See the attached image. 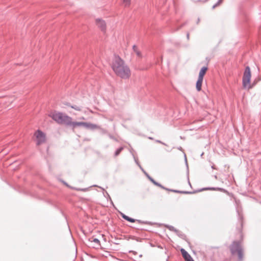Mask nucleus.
Returning <instances> with one entry per match:
<instances>
[{
  "label": "nucleus",
  "instance_id": "f704fd0d",
  "mask_svg": "<svg viewBox=\"0 0 261 261\" xmlns=\"http://www.w3.org/2000/svg\"><path fill=\"white\" fill-rule=\"evenodd\" d=\"M215 178L216 179H217V176L216 175H215Z\"/></svg>",
  "mask_w": 261,
  "mask_h": 261
},
{
  "label": "nucleus",
  "instance_id": "5701e85b",
  "mask_svg": "<svg viewBox=\"0 0 261 261\" xmlns=\"http://www.w3.org/2000/svg\"><path fill=\"white\" fill-rule=\"evenodd\" d=\"M222 2V0H219V1L213 6V8L214 9L217 6H218Z\"/></svg>",
  "mask_w": 261,
  "mask_h": 261
},
{
  "label": "nucleus",
  "instance_id": "f3484780",
  "mask_svg": "<svg viewBox=\"0 0 261 261\" xmlns=\"http://www.w3.org/2000/svg\"><path fill=\"white\" fill-rule=\"evenodd\" d=\"M168 191H172V192H175V193H186V194L191 193V192H189L180 191L175 190H169V189H168Z\"/></svg>",
  "mask_w": 261,
  "mask_h": 261
},
{
  "label": "nucleus",
  "instance_id": "bb28decb",
  "mask_svg": "<svg viewBox=\"0 0 261 261\" xmlns=\"http://www.w3.org/2000/svg\"><path fill=\"white\" fill-rule=\"evenodd\" d=\"M105 193H106V195H105V196H108V197L111 200V197H110L109 194H108V193L107 192L105 191Z\"/></svg>",
  "mask_w": 261,
  "mask_h": 261
},
{
  "label": "nucleus",
  "instance_id": "6e6552de",
  "mask_svg": "<svg viewBox=\"0 0 261 261\" xmlns=\"http://www.w3.org/2000/svg\"><path fill=\"white\" fill-rule=\"evenodd\" d=\"M180 251L186 261H194L190 255L184 249H181Z\"/></svg>",
  "mask_w": 261,
  "mask_h": 261
},
{
  "label": "nucleus",
  "instance_id": "c756f323",
  "mask_svg": "<svg viewBox=\"0 0 261 261\" xmlns=\"http://www.w3.org/2000/svg\"><path fill=\"white\" fill-rule=\"evenodd\" d=\"M187 38L189 39V33L187 34Z\"/></svg>",
  "mask_w": 261,
  "mask_h": 261
},
{
  "label": "nucleus",
  "instance_id": "dca6fc26",
  "mask_svg": "<svg viewBox=\"0 0 261 261\" xmlns=\"http://www.w3.org/2000/svg\"><path fill=\"white\" fill-rule=\"evenodd\" d=\"M167 228H168L170 230H171V231H175L176 232V233H177L178 232V231L173 226H171V225H167Z\"/></svg>",
  "mask_w": 261,
  "mask_h": 261
},
{
  "label": "nucleus",
  "instance_id": "ddd939ff",
  "mask_svg": "<svg viewBox=\"0 0 261 261\" xmlns=\"http://www.w3.org/2000/svg\"><path fill=\"white\" fill-rule=\"evenodd\" d=\"M133 49L134 53H135V54L138 57L141 58L142 57L141 53L138 49V47L137 46L134 45L133 47Z\"/></svg>",
  "mask_w": 261,
  "mask_h": 261
},
{
  "label": "nucleus",
  "instance_id": "412c9836",
  "mask_svg": "<svg viewBox=\"0 0 261 261\" xmlns=\"http://www.w3.org/2000/svg\"><path fill=\"white\" fill-rule=\"evenodd\" d=\"M74 189L77 191H84V192H86L88 190V188H84V189L75 188Z\"/></svg>",
  "mask_w": 261,
  "mask_h": 261
},
{
  "label": "nucleus",
  "instance_id": "7c9ffc66",
  "mask_svg": "<svg viewBox=\"0 0 261 261\" xmlns=\"http://www.w3.org/2000/svg\"><path fill=\"white\" fill-rule=\"evenodd\" d=\"M207 189L215 190V188H208Z\"/></svg>",
  "mask_w": 261,
  "mask_h": 261
},
{
  "label": "nucleus",
  "instance_id": "2eb2a0df",
  "mask_svg": "<svg viewBox=\"0 0 261 261\" xmlns=\"http://www.w3.org/2000/svg\"><path fill=\"white\" fill-rule=\"evenodd\" d=\"M154 185L157 186L159 187H161V188L165 189L166 190H168V189L165 188L162 185H161L160 184L158 183V182L155 181V180L153 181L152 182Z\"/></svg>",
  "mask_w": 261,
  "mask_h": 261
},
{
  "label": "nucleus",
  "instance_id": "e433bc0d",
  "mask_svg": "<svg viewBox=\"0 0 261 261\" xmlns=\"http://www.w3.org/2000/svg\"><path fill=\"white\" fill-rule=\"evenodd\" d=\"M93 187H97L96 185H94Z\"/></svg>",
  "mask_w": 261,
  "mask_h": 261
},
{
  "label": "nucleus",
  "instance_id": "9b49d317",
  "mask_svg": "<svg viewBox=\"0 0 261 261\" xmlns=\"http://www.w3.org/2000/svg\"><path fill=\"white\" fill-rule=\"evenodd\" d=\"M203 82V79L198 78V80L196 82V89L198 91H200L201 90V86Z\"/></svg>",
  "mask_w": 261,
  "mask_h": 261
},
{
  "label": "nucleus",
  "instance_id": "1a4fd4ad",
  "mask_svg": "<svg viewBox=\"0 0 261 261\" xmlns=\"http://www.w3.org/2000/svg\"><path fill=\"white\" fill-rule=\"evenodd\" d=\"M207 70V68L206 67H203L200 70L198 78L203 79V76L205 74Z\"/></svg>",
  "mask_w": 261,
  "mask_h": 261
},
{
  "label": "nucleus",
  "instance_id": "aec40b11",
  "mask_svg": "<svg viewBox=\"0 0 261 261\" xmlns=\"http://www.w3.org/2000/svg\"><path fill=\"white\" fill-rule=\"evenodd\" d=\"M144 173L145 174L146 176L148 177V178L152 182H153L154 180L151 177H150L145 171H143Z\"/></svg>",
  "mask_w": 261,
  "mask_h": 261
},
{
  "label": "nucleus",
  "instance_id": "a878e982",
  "mask_svg": "<svg viewBox=\"0 0 261 261\" xmlns=\"http://www.w3.org/2000/svg\"><path fill=\"white\" fill-rule=\"evenodd\" d=\"M120 215H121V217H122L123 219H124L125 220V218H126V217H127V216L125 215V214H124L123 213H120Z\"/></svg>",
  "mask_w": 261,
  "mask_h": 261
},
{
  "label": "nucleus",
  "instance_id": "473e14b6",
  "mask_svg": "<svg viewBox=\"0 0 261 261\" xmlns=\"http://www.w3.org/2000/svg\"><path fill=\"white\" fill-rule=\"evenodd\" d=\"M99 188L101 189L103 191H105L104 189L101 187H99Z\"/></svg>",
  "mask_w": 261,
  "mask_h": 261
},
{
  "label": "nucleus",
  "instance_id": "f8f14e48",
  "mask_svg": "<svg viewBox=\"0 0 261 261\" xmlns=\"http://www.w3.org/2000/svg\"><path fill=\"white\" fill-rule=\"evenodd\" d=\"M89 241L92 243H93V247H98L100 246V241L98 239L96 238L92 239L91 240H89Z\"/></svg>",
  "mask_w": 261,
  "mask_h": 261
},
{
  "label": "nucleus",
  "instance_id": "a211bd4d",
  "mask_svg": "<svg viewBox=\"0 0 261 261\" xmlns=\"http://www.w3.org/2000/svg\"><path fill=\"white\" fill-rule=\"evenodd\" d=\"M123 149L122 147L118 148L115 152V156H116L119 154L121 151Z\"/></svg>",
  "mask_w": 261,
  "mask_h": 261
},
{
  "label": "nucleus",
  "instance_id": "20e7f679",
  "mask_svg": "<svg viewBox=\"0 0 261 261\" xmlns=\"http://www.w3.org/2000/svg\"><path fill=\"white\" fill-rule=\"evenodd\" d=\"M251 76L250 67L249 66H247L245 68L243 76V86L244 88L250 89L251 88V86H250Z\"/></svg>",
  "mask_w": 261,
  "mask_h": 261
},
{
  "label": "nucleus",
  "instance_id": "2f4dec72",
  "mask_svg": "<svg viewBox=\"0 0 261 261\" xmlns=\"http://www.w3.org/2000/svg\"><path fill=\"white\" fill-rule=\"evenodd\" d=\"M110 138H111V139H114V138L112 136H111V135H110Z\"/></svg>",
  "mask_w": 261,
  "mask_h": 261
},
{
  "label": "nucleus",
  "instance_id": "cd10ccee",
  "mask_svg": "<svg viewBox=\"0 0 261 261\" xmlns=\"http://www.w3.org/2000/svg\"><path fill=\"white\" fill-rule=\"evenodd\" d=\"M156 142H158V143H161V144H163V145H166V144H165L164 143H163V142H161V141H160V140H156Z\"/></svg>",
  "mask_w": 261,
  "mask_h": 261
},
{
  "label": "nucleus",
  "instance_id": "6ab92c4d",
  "mask_svg": "<svg viewBox=\"0 0 261 261\" xmlns=\"http://www.w3.org/2000/svg\"><path fill=\"white\" fill-rule=\"evenodd\" d=\"M125 6H127L130 4V0H122Z\"/></svg>",
  "mask_w": 261,
  "mask_h": 261
},
{
  "label": "nucleus",
  "instance_id": "f03ea898",
  "mask_svg": "<svg viewBox=\"0 0 261 261\" xmlns=\"http://www.w3.org/2000/svg\"><path fill=\"white\" fill-rule=\"evenodd\" d=\"M49 116L59 124H64L69 126L72 118L60 112H54L49 114Z\"/></svg>",
  "mask_w": 261,
  "mask_h": 261
},
{
  "label": "nucleus",
  "instance_id": "393cba45",
  "mask_svg": "<svg viewBox=\"0 0 261 261\" xmlns=\"http://www.w3.org/2000/svg\"><path fill=\"white\" fill-rule=\"evenodd\" d=\"M135 162L137 164V165H138V166H139V167L140 168V169H141L143 171H144L143 169L141 167V166L140 165V164H139V163H138V162L137 160V159H136L135 158Z\"/></svg>",
  "mask_w": 261,
  "mask_h": 261
},
{
  "label": "nucleus",
  "instance_id": "7ed1b4c3",
  "mask_svg": "<svg viewBox=\"0 0 261 261\" xmlns=\"http://www.w3.org/2000/svg\"><path fill=\"white\" fill-rule=\"evenodd\" d=\"M230 251L232 254L236 253L238 255L239 261H242L243 259V252L242 248L241 243L239 242H234L230 246Z\"/></svg>",
  "mask_w": 261,
  "mask_h": 261
},
{
  "label": "nucleus",
  "instance_id": "72a5a7b5",
  "mask_svg": "<svg viewBox=\"0 0 261 261\" xmlns=\"http://www.w3.org/2000/svg\"><path fill=\"white\" fill-rule=\"evenodd\" d=\"M81 119H83V120L85 119L84 117H83L82 118H81Z\"/></svg>",
  "mask_w": 261,
  "mask_h": 261
},
{
  "label": "nucleus",
  "instance_id": "9d476101",
  "mask_svg": "<svg viewBox=\"0 0 261 261\" xmlns=\"http://www.w3.org/2000/svg\"><path fill=\"white\" fill-rule=\"evenodd\" d=\"M86 128L90 129H95L99 128V126L96 124H92L91 123H87Z\"/></svg>",
  "mask_w": 261,
  "mask_h": 261
},
{
  "label": "nucleus",
  "instance_id": "c9c22d12",
  "mask_svg": "<svg viewBox=\"0 0 261 261\" xmlns=\"http://www.w3.org/2000/svg\"><path fill=\"white\" fill-rule=\"evenodd\" d=\"M212 168L213 169H214V166H212Z\"/></svg>",
  "mask_w": 261,
  "mask_h": 261
},
{
  "label": "nucleus",
  "instance_id": "f257e3e1",
  "mask_svg": "<svg viewBox=\"0 0 261 261\" xmlns=\"http://www.w3.org/2000/svg\"><path fill=\"white\" fill-rule=\"evenodd\" d=\"M112 67L116 75L122 79H128L130 75L129 67L118 57H115Z\"/></svg>",
  "mask_w": 261,
  "mask_h": 261
},
{
  "label": "nucleus",
  "instance_id": "423d86ee",
  "mask_svg": "<svg viewBox=\"0 0 261 261\" xmlns=\"http://www.w3.org/2000/svg\"><path fill=\"white\" fill-rule=\"evenodd\" d=\"M97 26L102 31H105L106 29V23L101 18H97L95 20Z\"/></svg>",
  "mask_w": 261,
  "mask_h": 261
},
{
  "label": "nucleus",
  "instance_id": "0eeeda50",
  "mask_svg": "<svg viewBox=\"0 0 261 261\" xmlns=\"http://www.w3.org/2000/svg\"><path fill=\"white\" fill-rule=\"evenodd\" d=\"M87 122H76L72 121V120H71V123H70L69 126H72L73 128H75L76 126H83L84 127H86Z\"/></svg>",
  "mask_w": 261,
  "mask_h": 261
},
{
  "label": "nucleus",
  "instance_id": "c85d7f7f",
  "mask_svg": "<svg viewBox=\"0 0 261 261\" xmlns=\"http://www.w3.org/2000/svg\"><path fill=\"white\" fill-rule=\"evenodd\" d=\"M199 21H200V19L198 18L197 23L198 24L199 22Z\"/></svg>",
  "mask_w": 261,
  "mask_h": 261
},
{
  "label": "nucleus",
  "instance_id": "4be33fe9",
  "mask_svg": "<svg viewBox=\"0 0 261 261\" xmlns=\"http://www.w3.org/2000/svg\"><path fill=\"white\" fill-rule=\"evenodd\" d=\"M71 108L75 109L76 111H81V108L79 107H77L76 106H71Z\"/></svg>",
  "mask_w": 261,
  "mask_h": 261
},
{
  "label": "nucleus",
  "instance_id": "b1692460",
  "mask_svg": "<svg viewBox=\"0 0 261 261\" xmlns=\"http://www.w3.org/2000/svg\"><path fill=\"white\" fill-rule=\"evenodd\" d=\"M135 162L137 164V165H138V166H139V167L140 168V169H141L143 171H144L143 169L141 167V166L140 165V164H139V163H138V162L137 160V159H136L135 158Z\"/></svg>",
  "mask_w": 261,
  "mask_h": 261
},
{
  "label": "nucleus",
  "instance_id": "39448f33",
  "mask_svg": "<svg viewBox=\"0 0 261 261\" xmlns=\"http://www.w3.org/2000/svg\"><path fill=\"white\" fill-rule=\"evenodd\" d=\"M35 141L37 145H40L45 142L46 140L45 135L40 130L35 133Z\"/></svg>",
  "mask_w": 261,
  "mask_h": 261
},
{
  "label": "nucleus",
  "instance_id": "4468645a",
  "mask_svg": "<svg viewBox=\"0 0 261 261\" xmlns=\"http://www.w3.org/2000/svg\"><path fill=\"white\" fill-rule=\"evenodd\" d=\"M125 220L130 222H135V221H138L139 222H141L140 220H135L134 219L129 217L128 216L125 218Z\"/></svg>",
  "mask_w": 261,
  "mask_h": 261
}]
</instances>
